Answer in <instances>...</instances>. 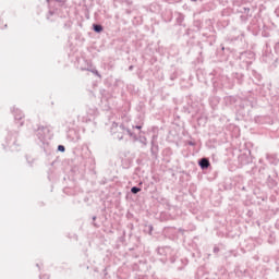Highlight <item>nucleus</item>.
Masks as SVG:
<instances>
[{"label":"nucleus","instance_id":"obj_1","mask_svg":"<svg viewBox=\"0 0 279 279\" xmlns=\"http://www.w3.org/2000/svg\"><path fill=\"white\" fill-rule=\"evenodd\" d=\"M111 134L117 138L118 141H123V136L128 134L131 138L138 141V136L132 130L129 128H125V124H118L117 122H113L111 125Z\"/></svg>","mask_w":279,"mask_h":279},{"label":"nucleus","instance_id":"obj_2","mask_svg":"<svg viewBox=\"0 0 279 279\" xmlns=\"http://www.w3.org/2000/svg\"><path fill=\"white\" fill-rule=\"evenodd\" d=\"M36 136H37L38 141H40V143H43V145H45V143H47V138L49 137V128L39 126L36 130Z\"/></svg>","mask_w":279,"mask_h":279},{"label":"nucleus","instance_id":"obj_3","mask_svg":"<svg viewBox=\"0 0 279 279\" xmlns=\"http://www.w3.org/2000/svg\"><path fill=\"white\" fill-rule=\"evenodd\" d=\"M276 178H278V174H269L268 178H267V186L269 189H276V186H278V181H276Z\"/></svg>","mask_w":279,"mask_h":279},{"label":"nucleus","instance_id":"obj_4","mask_svg":"<svg viewBox=\"0 0 279 279\" xmlns=\"http://www.w3.org/2000/svg\"><path fill=\"white\" fill-rule=\"evenodd\" d=\"M198 167H201V169L203 171H206V169H208V167H210V160L208 158H206V157L201 158L198 160Z\"/></svg>","mask_w":279,"mask_h":279},{"label":"nucleus","instance_id":"obj_5","mask_svg":"<svg viewBox=\"0 0 279 279\" xmlns=\"http://www.w3.org/2000/svg\"><path fill=\"white\" fill-rule=\"evenodd\" d=\"M158 151H159L158 145L155 144L154 141H151L150 154H151L153 158H155V160L158 159Z\"/></svg>","mask_w":279,"mask_h":279},{"label":"nucleus","instance_id":"obj_6","mask_svg":"<svg viewBox=\"0 0 279 279\" xmlns=\"http://www.w3.org/2000/svg\"><path fill=\"white\" fill-rule=\"evenodd\" d=\"M266 158H267V160H268V162L270 165H275L276 166L279 162V159H278V157L276 155H267Z\"/></svg>","mask_w":279,"mask_h":279},{"label":"nucleus","instance_id":"obj_7","mask_svg":"<svg viewBox=\"0 0 279 279\" xmlns=\"http://www.w3.org/2000/svg\"><path fill=\"white\" fill-rule=\"evenodd\" d=\"M201 3H208L209 7H205V10L209 12V10L215 9V4H213V0H198Z\"/></svg>","mask_w":279,"mask_h":279},{"label":"nucleus","instance_id":"obj_8","mask_svg":"<svg viewBox=\"0 0 279 279\" xmlns=\"http://www.w3.org/2000/svg\"><path fill=\"white\" fill-rule=\"evenodd\" d=\"M169 252H171L170 246L157 248V254H159L160 256H162V254H169Z\"/></svg>","mask_w":279,"mask_h":279},{"label":"nucleus","instance_id":"obj_9","mask_svg":"<svg viewBox=\"0 0 279 279\" xmlns=\"http://www.w3.org/2000/svg\"><path fill=\"white\" fill-rule=\"evenodd\" d=\"M93 31L96 34H101L104 32V26L101 24H93Z\"/></svg>","mask_w":279,"mask_h":279},{"label":"nucleus","instance_id":"obj_10","mask_svg":"<svg viewBox=\"0 0 279 279\" xmlns=\"http://www.w3.org/2000/svg\"><path fill=\"white\" fill-rule=\"evenodd\" d=\"M23 117H24L23 111H21V110H19V109H16V110L14 111V119H15L16 121H21V119H23Z\"/></svg>","mask_w":279,"mask_h":279},{"label":"nucleus","instance_id":"obj_11","mask_svg":"<svg viewBox=\"0 0 279 279\" xmlns=\"http://www.w3.org/2000/svg\"><path fill=\"white\" fill-rule=\"evenodd\" d=\"M245 3H247V1L245 0H233V5H235L236 8H241V5H245Z\"/></svg>","mask_w":279,"mask_h":279},{"label":"nucleus","instance_id":"obj_12","mask_svg":"<svg viewBox=\"0 0 279 279\" xmlns=\"http://www.w3.org/2000/svg\"><path fill=\"white\" fill-rule=\"evenodd\" d=\"M83 71H89L94 75H97V77H101V74H99V71H97V69L87 68V69H83Z\"/></svg>","mask_w":279,"mask_h":279},{"label":"nucleus","instance_id":"obj_13","mask_svg":"<svg viewBox=\"0 0 279 279\" xmlns=\"http://www.w3.org/2000/svg\"><path fill=\"white\" fill-rule=\"evenodd\" d=\"M7 144L9 147H12V145H16V140H13L9 136L7 137Z\"/></svg>","mask_w":279,"mask_h":279},{"label":"nucleus","instance_id":"obj_14","mask_svg":"<svg viewBox=\"0 0 279 279\" xmlns=\"http://www.w3.org/2000/svg\"><path fill=\"white\" fill-rule=\"evenodd\" d=\"M131 193L133 195H136V194L141 193V187H138V186L131 187Z\"/></svg>","mask_w":279,"mask_h":279},{"label":"nucleus","instance_id":"obj_15","mask_svg":"<svg viewBox=\"0 0 279 279\" xmlns=\"http://www.w3.org/2000/svg\"><path fill=\"white\" fill-rule=\"evenodd\" d=\"M137 141L140 143H142V145H147V137H145V136H140V138H137Z\"/></svg>","mask_w":279,"mask_h":279},{"label":"nucleus","instance_id":"obj_16","mask_svg":"<svg viewBox=\"0 0 279 279\" xmlns=\"http://www.w3.org/2000/svg\"><path fill=\"white\" fill-rule=\"evenodd\" d=\"M182 21H184V15L180 14L177 19V23H179V25H182Z\"/></svg>","mask_w":279,"mask_h":279},{"label":"nucleus","instance_id":"obj_17","mask_svg":"<svg viewBox=\"0 0 279 279\" xmlns=\"http://www.w3.org/2000/svg\"><path fill=\"white\" fill-rule=\"evenodd\" d=\"M58 151L64 153V151H66V148L64 147V145H59Z\"/></svg>","mask_w":279,"mask_h":279},{"label":"nucleus","instance_id":"obj_18","mask_svg":"<svg viewBox=\"0 0 279 279\" xmlns=\"http://www.w3.org/2000/svg\"><path fill=\"white\" fill-rule=\"evenodd\" d=\"M242 14H250V8L244 7L243 11H241Z\"/></svg>","mask_w":279,"mask_h":279},{"label":"nucleus","instance_id":"obj_19","mask_svg":"<svg viewBox=\"0 0 279 279\" xmlns=\"http://www.w3.org/2000/svg\"><path fill=\"white\" fill-rule=\"evenodd\" d=\"M220 250L219 246H214V254H219Z\"/></svg>","mask_w":279,"mask_h":279},{"label":"nucleus","instance_id":"obj_20","mask_svg":"<svg viewBox=\"0 0 279 279\" xmlns=\"http://www.w3.org/2000/svg\"><path fill=\"white\" fill-rule=\"evenodd\" d=\"M148 230H149L148 234H151V232H154V226L149 225Z\"/></svg>","mask_w":279,"mask_h":279},{"label":"nucleus","instance_id":"obj_21","mask_svg":"<svg viewBox=\"0 0 279 279\" xmlns=\"http://www.w3.org/2000/svg\"><path fill=\"white\" fill-rule=\"evenodd\" d=\"M187 145H190L191 147H195V142L189 141V142H187Z\"/></svg>","mask_w":279,"mask_h":279},{"label":"nucleus","instance_id":"obj_22","mask_svg":"<svg viewBox=\"0 0 279 279\" xmlns=\"http://www.w3.org/2000/svg\"><path fill=\"white\" fill-rule=\"evenodd\" d=\"M133 129H135V130H143V126L142 125H133Z\"/></svg>","mask_w":279,"mask_h":279},{"label":"nucleus","instance_id":"obj_23","mask_svg":"<svg viewBox=\"0 0 279 279\" xmlns=\"http://www.w3.org/2000/svg\"><path fill=\"white\" fill-rule=\"evenodd\" d=\"M170 263H175V257H170Z\"/></svg>","mask_w":279,"mask_h":279},{"label":"nucleus","instance_id":"obj_24","mask_svg":"<svg viewBox=\"0 0 279 279\" xmlns=\"http://www.w3.org/2000/svg\"><path fill=\"white\" fill-rule=\"evenodd\" d=\"M129 71H134V65H130Z\"/></svg>","mask_w":279,"mask_h":279},{"label":"nucleus","instance_id":"obj_25","mask_svg":"<svg viewBox=\"0 0 279 279\" xmlns=\"http://www.w3.org/2000/svg\"><path fill=\"white\" fill-rule=\"evenodd\" d=\"M93 221H96L97 220V216H93Z\"/></svg>","mask_w":279,"mask_h":279},{"label":"nucleus","instance_id":"obj_26","mask_svg":"<svg viewBox=\"0 0 279 279\" xmlns=\"http://www.w3.org/2000/svg\"><path fill=\"white\" fill-rule=\"evenodd\" d=\"M49 15H50V16H53V11H49Z\"/></svg>","mask_w":279,"mask_h":279},{"label":"nucleus","instance_id":"obj_27","mask_svg":"<svg viewBox=\"0 0 279 279\" xmlns=\"http://www.w3.org/2000/svg\"><path fill=\"white\" fill-rule=\"evenodd\" d=\"M93 226H95V228H99V226H97V223H95V222L93 223Z\"/></svg>","mask_w":279,"mask_h":279},{"label":"nucleus","instance_id":"obj_28","mask_svg":"<svg viewBox=\"0 0 279 279\" xmlns=\"http://www.w3.org/2000/svg\"><path fill=\"white\" fill-rule=\"evenodd\" d=\"M170 80H175V76H171Z\"/></svg>","mask_w":279,"mask_h":279},{"label":"nucleus","instance_id":"obj_29","mask_svg":"<svg viewBox=\"0 0 279 279\" xmlns=\"http://www.w3.org/2000/svg\"><path fill=\"white\" fill-rule=\"evenodd\" d=\"M59 3H62V0H57Z\"/></svg>","mask_w":279,"mask_h":279},{"label":"nucleus","instance_id":"obj_30","mask_svg":"<svg viewBox=\"0 0 279 279\" xmlns=\"http://www.w3.org/2000/svg\"><path fill=\"white\" fill-rule=\"evenodd\" d=\"M36 267H40V265L36 264Z\"/></svg>","mask_w":279,"mask_h":279},{"label":"nucleus","instance_id":"obj_31","mask_svg":"<svg viewBox=\"0 0 279 279\" xmlns=\"http://www.w3.org/2000/svg\"><path fill=\"white\" fill-rule=\"evenodd\" d=\"M191 1L195 2V1H197V0H191Z\"/></svg>","mask_w":279,"mask_h":279}]
</instances>
